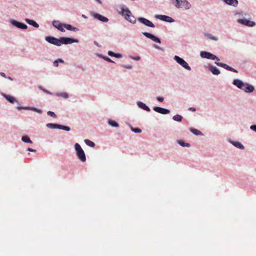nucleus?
Returning a JSON list of instances; mask_svg holds the SVG:
<instances>
[{
  "mask_svg": "<svg viewBox=\"0 0 256 256\" xmlns=\"http://www.w3.org/2000/svg\"><path fill=\"white\" fill-rule=\"evenodd\" d=\"M45 40L47 42L58 46H62V44H68L74 42L78 43L79 42L78 39L64 36L58 38L52 36H47L45 38Z\"/></svg>",
  "mask_w": 256,
  "mask_h": 256,
  "instance_id": "nucleus-1",
  "label": "nucleus"
},
{
  "mask_svg": "<svg viewBox=\"0 0 256 256\" xmlns=\"http://www.w3.org/2000/svg\"><path fill=\"white\" fill-rule=\"evenodd\" d=\"M74 147L78 158L82 162H86V154L80 144L78 143H76Z\"/></svg>",
  "mask_w": 256,
  "mask_h": 256,
  "instance_id": "nucleus-2",
  "label": "nucleus"
},
{
  "mask_svg": "<svg viewBox=\"0 0 256 256\" xmlns=\"http://www.w3.org/2000/svg\"><path fill=\"white\" fill-rule=\"evenodd\" d=\"M174 60L182 68L186 70L190 71L192 70L191 68L189 66L188 62L182 58H180L178 56H175L174 57Z\"/></svg>",
  "mask_w": 256,
  "mask_h": 256,
  "instance_id": "nucleus-3",
  "label": "nucleus"
},
{
  "mask_svg": "<svg viewBox=\"0 0 256 256\" xmlns=\"http://www.w3.org/2000/svg\"><path fill=\"white\" fill-rule=\"evenodd\" d=\"M46 126L50 128H58L67 132L70 130V128L68 126H63L58 124L48 123Z\"/></svg>",
  "mask_w": 256,
  "mask_h": 256,
  "instance_id": "nucleus-4",
  "label": "nucleus"
},
{
  "mask_svg": "<svg viewBox=\"0 0 256 256\" xmlns=\"http://www.w3.org/2000/svg\"><path fill=\"white\" fill-rule=\"evenodd\" d=\"M90 14L94 19H96L102 22H108L109 20L108 18L94 12H90Z\"/></svg>",
  "mask_w": 256,
  "mask_h": 256,
  "instance_id": "nucleus-5",
  "label": "nucleus"
},
{
  "mask_svg": "<svg viewBox=\"0 0 256 256\" xmlns=\"http://www.w3.org/2000/svg\"><path fill=\"white\" fill-rule=\"evenodd\" d=\"M214 60H216V62H215L214 63L218 66L224 68L226 70H228L230 72H236V73L238 72V71L232 68V67L228 66V64H224V63H222V62H218L220 60L216 56V58H215Z\"/></svg>",
  "mask_w": 256,
  "mask_h": 256,
  "instance_id": "nucleus-6",
  "label": "nucleus"
},
{
  "mask_svg": "<svg viewBox=\"0 0 256 256\" xmlns=\"http://www.w3.org/2000/svg\"><path fill=\"white\" fill-rule=\"evenodd\" d=\"M237 22L241 24L249 27H253L256 25V23L246 18H238Z\"/></svg>",
  "mask_w": 256,
  "mask_h": 256,
  "instance_id": "nucleus-7",
  "label": "nucleus"
},
{
  "mask_svg": "<svg viewBox=\"0 0 256 256\" xmlns=\"http://www.w3.org/2000/svg\"><path fill=\"white\" fill-rule=\"evenodd\" d=\"M10 24L22 30H26L28 26L24 23L18 22L14 20H12L10 21Z\"/></svg>",
  "mask_w": 256,
  "mask_h": 256,
  "instance_id": "nucleus-8",
  "label": "nucleus"
},
{
  "mask_svg": "<svg viewBox=\"0 0 256 256\" xmlns=\"http://www.w3.org/2000/svg\"><path fill=\"white\" fill-rule=\"evenodd\" d=\"M155 18L162 20L164 22H168L169 23H172L174 22V19L172 18L166 16L162 14H156L154 16Z\"/></svg>",
  "mask_w": 256,
  "mask_h": 256,
  "instance_id": "nucleus-9",
  "label": "nucleus"
},
{
  "mask_svg": "<svg viewBox=\"0 0 256 256\" xmlns=\"http://www.w3.org/2000/svg\"><path fill=\"white\" fill-rule=\"evenodd\" d=\"M200 56L202 58L212 60H214V59L216 58V55L206 51H201L200 52Z\"/></svg>",
  "mask_w": 256,
  "mask_h": 256,
  "instance_id": "nucleus-10",
  "label": "nucleus"
},
{
  "mask_svg": "<svg viewBox=\"0 0 256 256\" xmlns=\"http://www.w3.org/2000/svg\"><path fill=\"white\" fill-rule=\"evenodd\" d=\"M142 34L146 38L152 40V41L154 42H157L158 44L161 43L160 39L159 38L155 36L154 35L150 33H149L148 32H142Z\"/></svg>",
  "mask_w": 256,
  "mask_h": 256,
  "instance_id": "nucleus-11",
  "label": "nucleus"
},
{
  "mask_svg": "<svg viewBox=\"0 0 256 256\" xmlns=\"http://www.w3.org/2000/svg\"><path fill=\"white\" fill-rule=\"evenodd\" d=\"M138 20L139 22H141L146 26L152 28L154 27V24L151 21L146 18L140 17L138 18Z\"/></svg>",
  "mask_w": 256,
  "mask_h": 256,
  "instance_id": "nucleus-12",
  "label": "nucleus"
},
{
  "mask_svg": "<svg viewBox=\"0 0 256 256\" xmlns=\"http://www.w3.org/2000/svg\"><path fill=\"white\" fill-rule=\"evenodd\" d=\"M64 24L61 23L58 20H54L52 22V26L61 32H65V30L64 28Z\"/></svg>",
  "mask_w": 256,
  "mask_h": 256,
  "instance_id": "nucleus-13",
  "label": "nucleus"
},
{
  "mask_svg": "<svg viewBox=\"0 0 256 256\" xmlns=\"http://www.w3.org/2000/svg\"><path fill=\"white\" fill-rule=\"evenodd\" d=\"M153 110L154 112L162 114H168L170 113V110H169L160 106H154L153 108Z\"/></svg>",
  "mask_w": 256,
  "mask_h": 256,
  "instance_id": "nucleus-14",
  "label": "nucleus"
},
{
  "mask_svg": "<svg viewBox=\"0 0 256 256\" xmlns=\"http://www.w3.org/2000/svg\"><path fill=\"white\" fill-rule=\"evenodd\" d=\"M17 109L18 110H31L34 111L35 112H36L38 114H42V110L38 109L36 108L32 107V106H18L17 107Z\"/></svg>",
  "mask_w": 256,
  "mask_h": 256,
  "instance_id": "nucleus-15",
  "label": "nucleus"
},
{
  "mask_svg": "<svg viewBox=\"0 0 256 256\" xmlns=\"http://www.w3.org/2000/svg\"><path fill=\"white\" fill-rule=\"evenodd\" d=\"M206 68L214 76H218L220 73V69L212 64H208Z\"/></svg>",
  "mask_w": 256,
  "mask_h": 256,
  "instance_id": "nucleus-16",
  "label": "nucleus"
},
{
  "mask_svg": "<svg viewBox=\"0 0 256 256\" xmlns=\"http://www.w3.org/2000/svg\"><path fill=\"white\" fill-rule=\"evenodd\" d=\"M232 83L234 86L242 90L243 88V87L244 86V85H246L244 82L239 79H234Z\"/></svg>",
  "mask_w": 256,
  "mask_h": 256,
  "instance_id": "nucleus-17",
  "label": "nucleus"
},
{
  "mask_svg": "<svg viewBox=\"0 0 256 256\" xmlns=\"http://www.w3.org/2000/svg\"><path fill=\"white\" fill-rule=\"evenodd\" d=\"M244 86L243 87V88L242 89V90H244L245 92L246 93H251L254 90V86L250 84H249L248 83H245Z\"/></svg>",
  "mask_w": 256,
  "mask_h": 256,
  "instance_id": "nucleus-18",
  "label": "nucleus"
},
{
  "mask_svg": "<svg viewBox=\"0 0 256 256\" xmlns=\"http://www.w3.org/2000/svg\"><path fill=\"white\" fill-rule=\"evenodd\" d=\"M1 94L4 98H5L8 102H9L11 104H14V102L18 103V100H17L14 96L8 95L4 93H2Z\"/></svg>",
  "mask_w": 256,
  "mask_h": 256,
  "instance_id": "nucleus-19",
  "label": "nucleus"
},
{
  "mask_svg": "<svg viewBox=\"0 0 256 256\" xmlns=\"http://www.w3.org/2000/svg\"><path fill=\"white\" fill-rule=\"evenodd\" d=\"M228 142L236 148L240 150H244V145L238 141H234L231 140H229Z\"/></svg>",
  "mask_w": 256,
  "mask_h": 256,
  "instance_id": "nucleus-20",
  "label": "nucleus"
},
{
  "mask_svg": "<svg viewBox=\"0 0 256 256\" xmlns=\"http://www.w3.org/2000/svg\"><path fill=\"white\" fill-rule=\"evenodd\" d=\"M120 14L126 19L131 14L132 12L128 8H122Z\"/></svg>",
  "mask_w": 256,
  "mask_h": 256,
  "instance_id": "nucleus-21",
  "label": "nucleus"
},
{
  "mask_svg": "<svg viewBox=\"0 0 256 256\" xmlns=\"http://www.w3.org/2000/svg\"><path fill=\"white\" fill-rule=\"evenodd\" d=\"M224 3L228 6L233 7H236L238 6V0H222Z\"/></svg>",
  "mask_w": 256,
  "mask_h": 256,
  "instance_id": "nucleus-22",
  "label": "nucleus"
},
{
  "mask_svg": "<svg viewBox=\"0 0 256 256\" xmlns=\"http://www.w3.org/2000/svg\"><path fill=\"white\" fill-rule=\"evenodd\" d=\"M180 8H184L185 10H188L191 8V4L187 0H180Z\"/></svg>",
  "mask_w": 256,
  "mask_h": 256,
  "instance_id": "nucleus-23",
  "label": "nucleus"
},
{
  "mask_svg": "<svg viewBox=\"0 0 256 256\" xmlns=\"http://www.w3.org/2000/svg\"><path fill=\"white\" fill-rule=\"evenodd\" d=\"M136 104L138 108L143 110H144L148 112H150V108L148 106H146L144 103L140 101H138L136 102Z\"/></svg>",
  "mask_w": 256,
  "mask_h": 256,
  "instance_id": "nucleus-24",
  "label": "nucleus"
},
{
  "mask_svg": "<svg viewBox=\"0 0 256 256\" xmlns=\"http://www.w3.org/2000/svg\"><path fill=\"white\" fill-rule=\"evenodd\" d=\"M24 20L26 23H28L30 25L32 26L35 28H38L39 27V24L34 20L26 18H25Z\"/></svg>",
  "mask_w": 256,
  "mask_h": 256,
  "instance_id": "nucleus-25",
  "label": "nucleus"
},
{
  "mask_svg": "<svg viewBox=\"0 0 256 256\" xmlns=\"http://www.w3.org/2000/svg\"><path fill=\"white\" fill-rule=\"evenodd\" d=\"M66 28V30H72L74 32H78L79 29L76 27H74L70 24H64V28Z\"/></svg>",
  "mask_w": 256,
  "mask_h": 256,
  "instance_id": "nucleus-26",
  "label": "nucleus"
},
{
  "mask_svg": "<svg viewBox=\"0 0 256 256\" xmlns=\"http://www.w3.org/2000/svg\"><path fill=\"white\" fill-rule=\"evenodd\" d=\"M190 131L191 132H192L194 134L195 136H204V134L202 132H200L198 130H197L194 128H190Z\"/></svg>",
  "mask_w": 256,
  "mask_h": 256,
  "instance_id": "nucleus-27",
  "label": "nucleus"
},
{
  "mask_svg": "<svg viewBox=\"0 0 256 256\" xmlns=\"http://www.w3.org/2000/svg\"><path fill=\"white\" fill-rule=\"evenodd\" d=\"M204 36L208 39L211 40H212L218 41L219 40L218 37L213 36L209 33H204Z\"/></svg>",
  "mask_w": 256,
  "mask_h": 256,
  "instance_id": "nucleus-28",
  "label": "nucleus"
},
{
  "mask_svg": "<svg viewBox=\"0 0 256 256\" xmlns=\"http://www.w3.org/2000/svg\"><path fill=\"white\" fill-rule=\"evenodd\" d=\"M56 96L65 99H67L69 97L68 94L66 92H58L56 93Z\"/></svg>",
  "mask_w": 256,
  "mask_h": 256,
  "instance_id": "nucleus-29",
  "label": "nucleus"
},
{
  "mask_svg": "<svg viewBox=\"0 0 256 256\" xmlns=\"http://www.w3.org/2000/svg\"><path fill=\"white\" fill-rule=\"evenodd\" d=\"M126 20L132 24H134L136 22V19L134 16H132V14L127 17Z\"/></svg>",
  "mask_w": 256,
  "mask_h": 256,
  "instance_id": "nucleus-30",
  "label": "nucleus"
},
{
  "mask_svg": "<svg viewBox=\"0 0 256 256\" xmlns=\"http://www.w3.org/2000/svg\"><path fill=\"white\" fill-rule=\"evenodd\" d=\"M108 123L112 127L118 128L119 126V124L116 122L111 119L108 120Z\"/></svg>",
  "mask_w": 256,
  "mask_h": 256,
  "instance_id": "nucleus-31",
  "label": "nucleus"
},
{
  "mask_svg": "<svg viewBox=\"0 0 256 256\" xmlns=\"http://www.w3.org/2000/svg\"><path fill=\"white\" fill-rule=\"evenodd\" d=\"M22 140L26 143L32 144V142L31 140L28 136L25 135L22 137Z\"/></svg>",
  "mask_w": 256,
  "mask_h": 256,
  "instance_id": "nucleus-32",
  "label": "nucleus"
},
{
  "mask_svg": "<svg viewBox=\"0 0 256 256\" xmlns=\"http://www.w3.org/2000/svg\"><path fill=\"white\" fill-rule=\"evenodd\" d=\"M177 142L178 144L182 147L190 148V144L189 143L185 142L182 140H178Z\"/></svg>",
  "mask_w": 256,
  "mask_h": 256,
  "instance_id": "nucleus-33",
  "label": "nucleus"
},
{
  "mask_svg": "<svg viewBox=\"0 0 256 256\" xmlns=\"http://www.w3.org/2000/svg\"><path fill=\"white\" fill-rule=\"evenodd\" d=\"M172 120L176 122H181L182 120V116L180 114H176L173 116Z\"/></svg>",
  "mask_w": 256,
  "mask_h": 256,
  "instance_id": "nucleus-34",
  "label": "nucleus"
},
{
  "mask_svg": "<svg viewBox=\"0 0 256 256\" xmlns=\"http://www.w3.org/2000/svg\"><path fill=\"white\" fill-rule=\"evenodd\" d=\"M84 143L87 146H88L90 147L94 148L95 146V144L89 140L86 139L84 140Z\"/></svg>",
  "mask_w": 256,
  "mask_h": 256,
  "instance_id": "nucleus-35",
  "label": "nucleus"
},
{
  "mask_svg": "<svg viewBox=\"0 0 256 256\" xmlns=\"http://www.w3.org/2000/svg\"><path fill=\"white\" fill-rule=\"evenodd\" d=\"M130 130H131L132 132H134V133H141L142 130L140 128H133L132 126H130Z\"/></svg>",
  "mask_w": 256,
  "mask_h": 256,
  "instance_id": "nucleus-36",
  "label": "nucleus"
},
{
  "mask_svg": "<svg viewBox=\"0 0 256 256\" xmlns=\"http://www.w3.org/2000/svg\"><path fill=\"white\" fill-rule=\"evenodd\" d=\"M180 0H174L173 2V4H174L175 6L177 8H180L181 7V6H180Z\"/></svg>",
  "mask_w": 256,
  "mask_h": 256,
  "instance_id": "nucleus-37",
  "label": "nucleus"
},
{
  "mask_svg": "<svg viewBox=\"0 0 256 256\" xmlns=\"http://www.w3.org/2000/svg\"><path fill=\"white\" fill-rule=\"evenodd\" d=\"M38 88L40 90L42 91L43 92H45V93H46L47 94H52L51 92H50V91H48V90H46V89L43 88L42 86H38Z\"/></svg>",
  "mask_w": 256,
  "mask_h": 256,
  "instance_id": "nucleus-38",
  "label": "nucleus"
},
{
  "mask_svg": "<svg viewBox=\"0 0 256 256\" xmlns=\"http://www.w3.org/2000/svg\"><path fill=\"white\" fill-rule=\"evenodd\" d=\"M47 114L53 118H56L57 117L55 113L52 111H48Z\"/></svg>",
  "mask_w": 256,
  "mask_h": 256,
  "instance_id": "nucleus-39",
  "label": "nucleus"
},
{
  "mask_svg": "<svg viewBox=\"0 0 256 256\" xmlns=\"http://www.w3.org/2000/svg\"><path fill=\"white\" fill-rule=\"evenodd\" d=\"M122 66L128 70H132V66L130 64H123Z\"/></svg>",
  "mask_w": 256,
  "mask_h": 256,
  "instance_id": "nucleus-40",
  "label": "nucleus"
},
{
  "mask_svg": "<svg viewBox=\"0 0 256 256\" xmlns=\"http://www.w3.org/2000/svg\"><path fill=\"white\" fill-rule=\"evenodd\" d=\"M130 58L131 59L134 60H136V61H138L140 59V57L139 56H130Z\"/></svg>",
  "mask_w": 256,
  "mask_h": 256,
  "instance_id": "nucleus-41",
  "label": "nucleus"
},
{
  "mask_svg": "<svg viewBox=\"0 0 256 256\" xmlns=\"http://www.w3.org/2000/svg\"><path fill=\"white\" fill-rule=\"evenodd\" d=\"M104 60H106L108 62H114L113 60H112L110 58H109L106 56L105 58H104Z\"/></svg>",
  "mask_w": 256,
  "mask_h": 256,
  "instance_id": "nucleus-42",
  "label": "nucleus"
},
{
  "mask_svg": "<svg viewBox=\"0 0 256 256\" xmlns=\"http://www.w3.org/2000/svg\"><path fill=\"white\" fill-rule=\"evenodd\" d=\"M156 99L160 102H162L164 100V98L162 96H156Z\"/></svg>",
  "mask_w": 256,
  "mask_h": 256,
  "instance_id": "nucleus-43",
  "label": "nucleus"
},
{
  "mask_svg": "<svg viewBox=\"0 0 256 256\" xmlns=\"http://www.w3.org/2000/svg\"><path fill=\"white\" fill-rule=\"evenodd\" d=\"M115 54L114 52H112V51H110V50H109L108 52V54L109 56H114H114H115Z\"/></svg>",
  "mask_w": 256,
  "mask_h": 256,
  "instance_id": "nucleus-44",
  "label": "nucleus"
},
{
  "mask_svg": "<svg viewBox=\"0 0 256 256\" xmlns=\"http://www.w3.org/2000/svg\"><path fill=\"white\" fill-rule=\"evenodd\" d=\"M114 57L118 58H120L122 57V56L121 54L116 53Z\"/></svg>",
  "mask_w": 256,
  "mask_h": 256,
  "instance_id": "nucleus-45",
  "label": "nucleus"
},
{
  "mask_svg": "<svg viewBox=\"0 0 256 256\" xmlns=\"http://www.w3.org/2000/svg\"><path fill=\"white\" fill-rule=\"evenodd\" d=\"M250 129L256 132V124H252L250 126Z\"/></svg>",
  "mask_w": 256,
  "mask_h": 256,
  "instance_id": "nucleus-46",
  "label": "nucleus"
},
{
  "mask_svg": "<svg viewBox=\"0 0 256 256\" xmlns=\"http://www.w3.org/2000/svg\"><path fill=\"white\" fill-rule=\"evenodd\" d=\"M154 47L155 48L157 49V50H161V51H162V52H163V51H164V50H163L162 48L160 47L159 46H157V45H156V44H154Z\"/></svg>",
  "mask_w": 256,
  "mask_h": 256,
  "instance_id": "nucleus-47",
  "label": "nucleus"
},
{
  "mask_svg": "<svg viewBox=\"0 0 256 256\" xmlns=\"http://www.w3.org/2000/svg\"><path fill=\"white\" fill-rule=\"evenodd\" d=\"M54 66L56 67H57L58 66V60H55L54 62Z\"/></svg>",
  "mask_w": 256,
  "mask_h": 256,
  "instance_id": "nucleus-48",
  "label": "nucleus"
},
{
  "mask_svg": "<svg viewBox=\"0 0 256 256\" xmlns=\"http://www.w3.org/2000/svg\"><path fill=\"white\" fill-rule=\"evenodd\" d=\"M97 56L100 58H102V59H104V58L106 57V56H104L102 55V54H97Z\"/></svg>",
  "mask_w": 256,
  "mask_h": 256,
  "instance_id": "nucleus-49",
  "label": "nucleus"
},
{
  "mask_svg": "<svg viewBox=\"0 0 256 256\" xmlns=\"http://www.w3.org/2000/svg\"><path fill=\"white\" fill-rule=\"evenodd\" d=\"M188 110L192 111V112H195L196 110V109L194 108L190 107V108H188Z\"/></svg>",
  "mask_w": 256,
  "mask_h": 256,
  "instance_id": "nucleus-50",
  "label": "nucleus"
},
{
  "mask_svg": "<svg viewBox=\"0 0 256 256\" xmlns=\"http://www.w3.org/2000/svg\"><path fill=\"white\" fill-rule=\"evenodd\" d=\"M28 150L29 151V152H36V150H35L34 149H32V148H28Z\"/></svg>",
  "mask_w": 256,
  "mask_h": 256,
  "instance_id": "nucleus-51",
  "label": "nucleus"
},
{
  "mask_svg": "<svg viewBox=\"0 0 256 256\" xmlns=\"http://www.w3.org/2000/svg\"><path fill=\"white\" fill-rule=\"evenodd\" d=\"M243 12H236V15H238L240 16H243Z\"/></svg>",
  "mask_w": 256,
  "mask_h": 256,
  "instance_id": "nucleus-52",
  "label": "nucleus"
},
{
  "mask_svg": "<svg viewBox=\"0 0 256 256\" xmlns=\"http://www.w3.org/2000/svg\"><path fill=\"white\" fill-rule=\"evenodd\" d=\"M0 75L4 77V78H6V74H5L4 72H0Z\"/></svg>",
  "mask_w": 256,
  "mask_h": 256,
  "instance_id": "nucleus-53",
  "label": "nucleus"
},
{
  "mask_svg": "<svg viewBox=\"0 0 256 256\" xmlns=\"http://www.w3.org/2000/svg\"><path fill=\"white\" fill-rule=\"evenodd\" d=\"M56 60H58V62H61V63H64V60L61 59V58H58V59Z\"/></svg>",
  "mask_w": 256,
  "mask_h": 256,
  "instance_id": "nucleus-54",
  "label": "nucleus"
},
{
  "mask_svg": "<svg viewBox=\"0 0 256 256\" xmlns=\"http://www.w3.org/2000/svg\"><path fill=\"white\" fill-rule=\"evenodd\" d=\"M94 44L95 45H96L98 47H100L101 46L96 41L94 42Z\"/></svg>",
  "mask_w": 256,
  "mask_h": 256,
  "instance_id": "nucleus-55",
  "label": "nucleus"
},
{
  "mask_svg": "<svg viewBox=\"0 0 256 256\" xmlns=\"http://www.w3.org/2000/svg\"><path fill=\"white\" fill-rule=\"evenodd\" d=\"M7 78H8V79L9 80H10L11 81L13 80V78L10 76H8Z\"/></svg>",
  "mask_w": 256,
  "mask_h": 256,
  "instance_id": "nucleus-56",
  "label": "nucleus"
},
{
  "mask_svg": "<svg viewBox=\"0 0 256 256\" xmlns=\"http://www.w3.org/2000/svg\"><path fill=\"white\" fill-rule=\"evenodd\" d=\"M96 1L98 4H102V1L100 0H95Z\"/></svg>",
  "mask_w": 256,
  "mask_h": 256,
  "instance_id": "nucleus-57",
  "label": "nucleus"
},
{
  "mask_svg": "<svg viewBox=\"0 0 256 256\" xmlns=\"http://www.w3.org/2000/svg\"><path fill=\"white\" fill-rule=\"evenodd\" d=\"M82 16L84 18H87V16H85L84 14H82Z\"/></svg>",
  "mask_w": 256,
  "mask_h": 256,
  "instance_id": "nucleus-58",
  "label": "nucleus"
}]
</instances>
